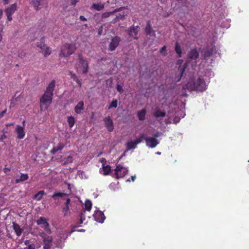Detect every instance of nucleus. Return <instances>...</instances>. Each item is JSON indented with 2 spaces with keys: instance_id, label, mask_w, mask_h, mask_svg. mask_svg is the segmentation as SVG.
I'll return each mask as SVG.
<instances>
[{
  "instance_id": "nucleus-1",
  "label": "nucleus",
  "mask_w": 249,
  "mask_h": 249,
  "mask_svg": "<svg viewBox=\"0 0 249 249\" xmlns=\"http://www.w3.org/2000/svg\"><path fill=\"white\" fill-rule=\"evenodd\" d=\"M55 87V81L53 80L48 84L45 91L44 94L42 96L40 100V107L41 109L42 106H45V109H48L51 104L53 100V91Z\"/></svg>"
},
{
  "instance_id": "nucleus-2",
  "label": "nucleus",
  "mask_w": 249,
  "mask_h": 249,
  "mask_svg": "<svg viewBox=\"0 0 249 249\" xmlns=\"http://www.w3.org/2000/svg\"><path fill=\"white\" fill-rule=\"evenodd\" d=\"M187 89L191 90H197L203 91L206 89L205 81L203 78L199 77L195 81H190L188 82L186 85Z\"/></svg>"
},
{
  "instance_id": "nucleus-3",
  "label": "nucleus",
  "mask_w": 249,
  "mask_h": 249,
  "mask_svg": "<svg viewBox=\"0 0 249 249\" xmlns=\"http://www.w3.org/2000/svg\"><path fill=\"white\" fill-rule=\"evenodd\" d=\"M75 50L76 47L74 44L66 43L62 46L59 55L63 57H68L73 53Z\"/></svg>"
},
{
  "instance_id": "nucleus-4",
  "label": "nucleus",
  "mask_w": 249,
  "mask_h": 249,
  "mask_svg": "<svg viewBox=\"0 0 249 249\" xmlns=\"http://www.w3.org/2000/svg\"><path fill=\"white\" fill-rule=\"evenodd\" d=\"M44 42L45 38L44 37H42L40 39L39 44L37 45V47L40 49V51L42 53L44 56L46 57L51 53L52 50L50 47L47 46Z\"/></svg>"
},
{
  "instance_id": "nucleus-5",
  "label": "nucleus",
  "mask_w": 249,
  "mask_h": 249,
  "mask_svg": "<svg viewBox=\"0 0 249 249\" xmlns=\"http://www.w3.org/2000/svg\"><path fill=\"white\" fill-rule=\"evenodd\" d=\"M79 65L80 68L82 70V73L84 74H87L89 71V64L87 60L84 59L81 54H79L78 55Z\"/></svg>"
},
{
  "instance_id": "nucleus-6",
  "label": "nucleus",
  "mask_w": 249,
  "mask_h": 249,
  "mask_svg": "<svg viewBox=\"0 0 249 249\" xmlns=\"http://www.w3.org/2000/svg\"><path fill=\"white\" fill-rule=\"evenodd\" d=\"M114 171L115 177L116 178H123L126 175L128 172V170L122 165L119 164L116 166L114 169Z\"/></svg>"
},
{
  "instance_id": "nucleus-7",
  "label": "nucleus",
  "mask_w": 249,
  "mask_h": 249,
  "mask_svg": "<svg viewBox=\"0 0 249 249\" xmlns=\"http://www.w3.org/2000/svg\"><path fill=\"white\" fill-rule=\"evenodd\" d=\"M17 10V4L16 3L10 5L5 9L4 12L8 21H11L12 20L13 18L12 16Z\"/></svg>"
},
{
  "instance_id": "nucleus-8",
  "label": "nucleus",
  "mask_w": 249,
  "mask_h": 249,
  "mask_svg": "<svg viewBox=\"0 0 249 249\" xmlns=\"http://www.w3.org/2000/svg\"><path fill=\"white\" fill-rule=\"evenodd\" d=\"M39 235L43 239L44 249H51L52 242V238L47 235L44 232L39 233Z\"/></svg>"
},
{
  "instance_id": "nucleus-9",
  "label": "nucleus",
  "mask_w": 249,
  "mask_h": 249,
  "mask_svg": "<svg viewBox=\"0 0 249 249\" xmlns=\"http://www.w3.org/2000/svg\"><path fill=\"white\" fill-rule=\"evenodd\" d=\"M36 224L38 225H41V227L43 228L47 233H51V231L50 228L49 224L46 218L40 217L37 220Z\"/></svg>"
},
{
  "instance_id": "nucleus-10",
  "label": "nucleus",
  "mask_w": 249,
  "mask_h": 249,
  "mask_svg": "<svg viewBox=\"0 0 249 249\" xmlns=\"http://www.w3.org/2000/svg\"><path fill=\"white\" fill-rule=\"evenodd\" d=\"M146 145L150 148H154L159 144V141L153 137H146L144 138Z\"/></svg>"
},
{
  "instance_id": "nucleus-11",
  "label": "nucleus",
  "mask_w": 249,
  "mask_h": 249,
  "mask_svg": "<svg viewBox=\"0 0 249 249\" xmlns=\"http://www.w3.org/2000/svg\"><path fill=\"white\" fill-rule=\"evenodd\" d=\"M121 40V38L118 36H115L112 37L109 45L108 50L110 51H114L119 46Z\"/></svg>"
},
{
  "instance_id": "nucleus-12",
  "label": "nucleus",
  "mask_w": 249,
  "mask_h": 249,
  "mask_svg": "<svg viewBox=\"0 0 249 249\" xmlns=\"http://www.w3.org/2000/svg\"><path fill=\"white\" fill-rule=\"evenodd\" d=\"M94 220L99 223H103L105 219V216L103 212L96 211L93 215Z\"/></svg>"
},
{
  "instance_id": "nucleus-13",
  "label": "nucleus",
  "mask_w": 249,
  "mask_h": 249,
  "mask_svg": "<svg viewBox=\"0 0 249 249\" xmlns=\"http://www.w3.org/2000/svg\"><path fill=\"white\" fill-rule=\"evenodd\" d=\"M139 26H133L128 30V34L130 36L133 37L134 39H138L137 35L138 32Z\"/></svg>"
},
{
  "instance_id": "nucleus-14",
  "label": "nucleus",
  "mask_w": 249,
  "mask_h": 249,
  "mask_svg": "<svg viewBox=\"0 0 249 249\" xmlns=\"http://www.w3.org/2000/svg\"><path fill=\"white\" fill-rule=\"evenodd\" d=\"M105 125L109 132H112L114 129L113 121L110 117H106L104 119Z\"/></svg>"
},
{
  "instance_id": "nucleus-15",
  "label": "nucleus",
  "mask_w": 249,
  "mask_h": 249,
  "mask_svg": "<svg viewBox=\"0 0 249 249\" xmlns=\"http://www.w3.org/2000/svg\"><path fill=\"white\" fill-rule=\"evenodd\" d=\"M188 56L191 60H196L198 57L199 53L196 48H194L188 52Z\"/></svg>"
},
{
  "instance_id": "nucleus-16",
  "label": "nucleus",
  "mask_w": 249,
  "mask_h": 249,
  "mask_svg": "<svg viewBox=\"0 0 249 249\" xmlns=\"http://www.w3.org/2000/svg\"><path fill=\"white\" fill-rule=\"evenodd\" d=\"M16 132L17 134V137L19 139H22L25 136V134L23 126H20L19 125H17L16 129Z\"/></svg>"
},
{
  "instance_id": "nucleus-17",
  "label": "nucleus",
  "mask_w": 249,
  "mask_h": 249,
  "mask_svg": "<svg viewBox=\"0 0 249 249\" xmlns=\"http://www.w3.org/2000/svg\"><path fill=\"white\" fill-rule=\"evenodd\" d=\"M145 32L147 35L153 36H156L155 32L152 29L149 21L147 23V25L145 28Z\"/></svg>"
},
{
  "instance_id": "nucleus-18",
  "label": "nucleus",
  "mask_w": 249,
  "mask_h": 249,
  "mask_svg": "<svg viewBox=\"0 0 249 249\" xmlns=\"http://www.w3.org/2000/svg\"><path fill=\"white\" fill-rule=\"evenodd\" d=\"M68 189L69 190V193L67 194L65 193H61V192H55L52 196V197L55 199V197L56 196L62 197L64 196H68L70 195L71 193V185L70 184H68Z\"/></svg>"
},
{
  "instance_id": "nucleus-19",
  "label": "nucleus",
  "mask_w": 249,
  "mask_h": 249,
  "mask_svg": "<svg viewBox=\"0 0 249 249\" xmlns=\"http://www.w3.org/2000/svg\"><path fill=\"white\" fill-rule=\"evenodd\" d=\"M12 224H13L12 226H13V229H14L16 235L18 236H19L21 234L22 232L23 231V229H21L20 228V226L17 223L13 222L12 223Z\"/></svg>"
},
{
  "instance_id": "nucleus-20",
  "label": "nucleus",
  "mask_w": 249,
  "mask_h": 249,
  "mask_svg": "<svg viewBox=\"0 0 249 249\" xmlns=\"http://www.w3.org/2000/svg\"><path fill=\"white\" fill-rule=\"evenodd\" d=\"M84 109V102L80 101L74 107L75 112L77 114H80L81 111Z\"/></svg>"
},
{
  "instance_id": "nucleus-21",
  "label": "nucleus",
  "mask_w": 249,
  "mask_h": 249,
  "mask_svg": "<svg viewBox=\"0 0 249 249\" xmlns=\"http://www.w3.org/2000/svg\"><path fill=\"white\" fill-rule=\"evenodd\" d=\"M64 144L63 143L59 142L56 147H54L51 150L50 153L51 154L54 155L56 152L60 151L64 147Z\"/></svg>"
},
{
  "instance_id": "nucleus-22",
  "label": "nucleus",
  "mask_w": 249,
  "mask_h": 249,
  "mask_svg": "<svg viewBox=\"0 0 249 249\" xmlns=\"http://www.w3.org/2000/svg\"><path fill=\"white\" fill-rule=\"evenodd\" d=\"M29 176L27 174H21L19 178L16 179L15 183H19L21 182L27 180Z\"/></svg>"
},
{
  "instance_id": "nucleus-23",
  "label": "nucleus",
  "mask_w": 249,
  "mask_h": 249,
  "mask_svg": "<svg viewBox=\"0 0 249 249\" xmlns=\"http://www.w3.org/2000/svg\"><path fill=\"white\" fill-rule=\"evenodd\" d=\"M146 110L145 109H142L138 112L137 116L140 121H143L145 119Z\"/></svg>"
},
{
  "instance_id": "nucleus-24",
  "label": "nucleus",
  "mask_w": 249,
  "mask_h": 249,
  "mask_svg": "<svg viewBox=\"0 0 249 249\" xmlns=\"http://www.w3.org/2000/svg\"><path fill=\"white\" fill-rule=\"evenodd\" d=\"M166 115V113L165 112L161 111L160 109L158 108L156 109L155 112L154 113V116L156 118H158L159 117H164Z\"/></svg>"
},
{
  "instance_id": "nucleus-25",
  "label": "nucleus",
  "mask_w": 249,
  "mask_h": 249,
  "mask_svg": "<svg viewBox=\"0 0 249 249\" xmlns=\"http://www.w3.org/2000/svg\"><path fill=\"white\" fill-rule=\"evenodd\" d=\"M45 195H46V193L44 191H40L37 194L34 195V198L36 199L37 201H39L42 199V196Z\"/></svg>"
},
{
  "instance_id": "nucleus-26",
  "label": "nucleus",
  "mask_w": 249,
  "mask_h": 249,
  "mask_svg": "<svg viewBox=\"0 0 249 249\" xmlns=\"http://www.w3.org/2000/svg\"><path fill=\"white\" fill-rule=\"evenodd\" d=\"M104 6H104V4H102V3H98V4L94 3L91 6V8L94 9L95 10L99 11H101L102 9H103L104 8Z\"/></svg>"
},
{
  "instance_id": "nucleus-27",
  "label": "nucleus",
  "mask_w": 249,
  "mask_h": 249,
  "mask_svg": "<svg viewBox=\"0 0 249 249\" xmlns=\"http://www.w3.org/2000/svg\"><path fill=\"white\" fill-rule=\"evenodd\" d=\"M126 145L127 147V150H130L132 149H134L136 147V144L134 141H130L126 143Z\"/></svg>"
},
{
  "instance_id": "nucleus-28",
  "label": "nucleus",
  "mask_w": 249,
  "mask_h": 249,
  "mask_svg": "<svg viewBox=\"0 0 249 249\" xmlns=\"http://www.w3.org/2000/svg\"><path fill=\"white\" fill-rule=\"evenodd\" d=\"M213 49H207L203 53V56L205 59L210 57L213 53Z\"/></svg>"
},
{
  "instance_id": "nucleus-29",
  "label": "nucleus",
  "mask_w": 249,
  "mask_h": 249,
  "mask_svg": "<svg viewBox=\"0 0 249 249\" xmlns=\"http://www.w3.org/2000/svg\"><path fill=\"white\" fill-rule=\"evenodd\" d=\"M111 167L109 165L105 166L104 164H103V171L104 172V175H108L111 172Z\"/></svg>"
},
{
  "instance_id": "nucleus-30",
  "label": "nucleus",
  "mask_w": 249,
  "mask_h": 249,
  "mask_svg": "<svg viewBox=\"0 0 249 249\" xmlns=\"http://www.w3.org/2000/svg\"><path fill=\"white\" fill-rule=\"evenodd\" d=\"M67 122L70 127L71 128L74 124L75 120L73 117L71 116L67 118Z\"/></svg>"
},
{
  "instance_id": "nucleus-31",
  "label": "nucleus",
  "mask_w": 249,
  "mask_h": 249,
  "mask_svg": "<svg viewBox=\"0 0 249 249\" xmlns=\"http://www.w3.org/2000/svg\"><path fill=\"white\" fill-rule=\"evenodd\" d=\"M186 68V64L184 65V66L182 67H179L178 68V71L179 72V77L178 79L177 80V81H179L182 76L183 73H184L185 70Z\"/></svg>"
},
{
  "instance_id": "nucleus-32",
  "label": "nucleus",
  "mask_w": 249,
  "mask_h": 249,
  "mask_svg": "<svg viewBox=\"0 0 249 249\" xmlns=\"http://www.w3.org/2000/svg\"><path fill=\"white\" fill-rule=\"evenodd\" d=\"M175 51L178 54L179 57L181 56L182 53V51L181 47L178 42H176L175 44Z\"/></svg>"
},
{
  "instance_id": "nucleus-33",
  "label": "nucleus",
  "mask_w": 249,
  "mask_h": 249,
  "mask_svg": "<svg viewBox=\"0 0 249 249\" xmlns=\"http://www.w3.org/2000/svg\"><path fill=\"white\" fill-rule=\"evenodd\" d=\"M91 207H92L91 202L89 200H86L85 202V209L88 211H89L91 209Z\"/></svg>"
},
{
  "instance_id": "nucleus-34",
  "label": "nucleus",
  "mask_w": 249,
  "mask_h": 249,
  "mask_svg": "<svg viewBox=\"0 0 249 249\" xmlns=\"http://www.w3.org/2000/svg\"><path fill=\"white\" fill-rule=\"evenodd\" d=\"M118 105V101L116 99H113L111 103L110 104L109 106L108 107V109H110L111 108H116L117 107Z\"/></svg>"
},
{
  "instance_id": "nucleus-35",
  "label": "nucleus",
  "mask_w": 249,
  "mask_h": 249,
  "mask_svg": "<svg viewBox=\"0 0 249 249\" xmlns=\"http://www.w3.org/2000/svg\"><path fill=\"white\" fill-rule=\"evenodd\" d=\"M32 4H33L35 8L38 10L39 9V6L40 5V0H32Z\"/></svg>"
},
{
  "instance_id": "nucleus-36",
  "label": "nucleus",
  "mask_w": 249,
  "mask_h": 249,
  "mask_svg": "<svg viewBox=\"0 0 249 249\" xmlns=\"http://www.w3.org/2000/svg\"><path fill=\"white\" fill-rule=\"evenodd\" d=\"M113 15L112 11L110 12H106L102 14V18H108L111 15Z\"/></svg>"
},
{
  "instance_id": "nucleus-37",
  "label": "nucleus",
  "mask_w": 249,
  "mask_h": 249,
  "mask_svg": "<svg viewBox=\"0 0 249 249\" xmlns=\"http://www.w3.org/2000/svg\"><path fill=\"white\" fill-rule=\"evenodd\" d=\"M145 137L144 136L143 134H142L138 139H137L134 142L136 144H138L140 143L143 139L144 140V138Z\"/></svg>"
},
{
  "instance_id": "nucleus-38",
  "label": "nucleus",
  "mask_w": 249,
  "mask_h": 249,
  "mask_svg": "<svg viewBox=\"0 0 249 249\" xmlns=\"http://www.w3.org/2000/svg\"><path fill=\"white\" fill-rule=\"evenodd\" d=\"M160 53L164 55L167 54L166 46H163L160 50Z\"/></svg>"
},
{
  "instance_id": "nucleus-39",
  "label": "nucleus",
  "mask_w": 249,
  "mask_h": 249,
  "mask_svg": "<svg viewBox=\"0 0 249 249\" xmlns=\"http://www.w3.org/2000/svg\"><path fill=\"white\" fill-rule=\"evenodd\" d=\"M69 210H70V207L69 206H65L62 208V213H63L64 216L67 215V214L68 213V212L69 211Z\"/></svg>"
},
{
  "instance_id": "nucleus-40",
  "label": "nucleus",
  "mask_w": 249,
  "mask_h": 249,
  "mask_svg": "<svg viewBox=\"0 0 249 249\" xmlns=\"http://www.w3.org/2000/svg\"><path fill=\"white\" fill-rule=\"evenodd\" d=\"M85 213V211H82L80 213V224H82L83 222V221L85 220V216H84V213Z\"/></svg>"
},
{
  "instance_id": "nucleus-41",
  "label": "nucleus",
  "mask_w": 249,
  "mask_h": 249,
  "mask_svg": "<svg viewBox=\"0 0 249 249\" xmlns=\"http://www.w3.org/2000/svg\"><path fill=\"white\" fill-rule=\"evenodd\" d=\"M127 9V7H121L119 8L115 9L113 11H112L113 14H114L115 13H117L119 11H121L123 9Z\"/></svg>"
},
{
  "instance_id": "nucleus-42",
  "label": "nucleus",
  "mask_w": 249,
  "mask_h": 249,
  "mask_svg": "<svg viewBox=\"0 0 249 249\" xmlns=\"http://www.w3.org/2000/svg\"><path fill=\"white\" fill-rule=\"evenodd\" d=\"M124 18V15L119 14L117 16L116 18L114 19V20L116 19H123Z\"/></svg>"
},
{
  "instance_id": "nucleus-43",
  "label": "nucleus",
  "mask_w": 249,
  "mask_h": 249,
  "mask_svg": "<svg viewBox=\"0 0 249 249\" xmlns=\"http://www.w3.org/2000/svg\"><path fill=\"white\" fill-rule=\"evenodd\" d=\"M117 90L120 93H122L124 91L121 85H118L116 87Z\"/></svg>"
},
{
  "instance_id": "nucleus-44",
  "label": "nucleus",
  "mask_w": 249,
  "mask_h": 249,
  "mask_svg": "<svg viewBox=\"0 0 249 249\" xmlns=\"http://www.w3.org/2000/svg\"><path fill=\"white\" fill-rule=\"evenodd\" d=\"M69 75L71 76V78L72 79L75 78L77 76V75L72 71H69Z\"/></svg>"
},
{
  "instance_id": "nucleus-45",
  "label": "nucleus",
  "mask_w": 249,
  "mask_h": 249,
  "mask_svg": "<svg viewBox=\"0 0 249 249\" xmlns=\"http://www.w3.org/2000/svg\"><path fill=\"white\" fill-rule=\"evenodd\" d=\"M26 249H36V246L34 244H29L28 247H27Z\"/></svg>"
},
{
  "instance_id": "nucleus-46",
  "label": "nucleus",
  "mask_w": 249,
  "mask_h": 249,
  "mask_svg": "<svg viewBox=\"0 0 249 249\" xmlns=\"http://www.w3.org/2000/svg\"><path fill=\"white\" fill-rule=\"evenodd\" d=\"M11 168L10 167H7V165H5L4 169H3V172L4 173L6 174L8 172L10 171Z\"/></svg>"
},
{
  "instance_id": "nucleus-47",
  "label": "nucleus",
  "mask_w": 249,
  "mask_h": 249,
  "mask_svg": "<svg viewBox=\"0 0 249 249\" xmlns=\"http://www.w3.org/2000/svg\"><path fill=\"white\" fill-rule=\"evenodd\" d=\"M71 199L70 198L66 199V201L65 203V206H70Z\"/></svg>"
},
{
  "instance_id": "nucleus-48",
  "label": "nucleus",
  "mask_w": 249,
  "mask_h": 249,
  "mask_svg": "<svg viewBox=\"0 0 249 249\" xmlns=\"http://www.w3.org/2000/svg\"><path fill=\"white\" fill-rule=\"evenodd\" d=\"M79 1L78 0H71V4L73 6H75L76 4Z\"/></svg>"
},
{
  "instance_id": "nucleus-49",
  "label": "nucleus",
  "mask_w": 249,
  "mask_h": 249,
  "mask_svg": "<svg viewBox=\"0 0 249 249\" xmlns=\"http://www.w3.org/2000/svg\"><path fill=\"white\" fill-rule=\"evenodd\" d=\"M6 111H7V109L6 108L0 113V119H1V118H2L3 117L4 114L6 112Z\"/></svg>"
},
{
  "instance_id": "nucleus-50",
  "label": "nucleus",
  "mask_w": 249,
  "mask_h": 249,
  "mask_svg": "<svg viewBox=\"0 0 249 249\" xmlns=\"http://www.w3.org/2000/svg\"><path fill=\"white\" fill-rule=\"evenodd\" d=\"M136 179V176H132L131 177V178H129L128 179H127V181L128 182H130L131 181H134V180H135Z\"/></svg>"
},
{
  "instance_id": "nucleus-51",
  "label": "nucleus",
  "mask_w": 249,
  "mask_h": 249,
  "mask_svg": "<svg viewBox=\"0 0 249 249\" xmlns=\"http://www.w3.org/2000/svg\"><path fill=\"white\" fill-rule=\"evenodd\" d=\"M6 136L5 134L2 135L0 137V142L3 141L6 138Z\"/></svg>"
},
{
  "instance_id": "nucleus-52",
  "label": "nucleus",
  "mask_w": 249,
  "mask_h": 249,
  "mask_svg": "<svg viewBox=\"0 0 249 249\" xmlns=\"http://www.w3.org/2000/svg\"><path fill=\"white\" fill-rule=\"evenodd\" d=\"M161 135V133L160 132H156V133L154 134V138H158Z\"/></svg>"
},
{
  "instance_id": "nucleus-53",
  "label": "nucleus",
  "mask_w": 249,
  "mask_h": 249,
  "mask_svg": "<svg viewBox=\"0 0 249 249\" xmlns=\"http://www.w3.org/2000/svg\"><path fill=\"white\" fill-rule=\"evenodd\" d=\"M67 161L69 162H72V157L71 156L68 157L67 159Z\"/></svg>"
},
{
  "instance_id": "nucleus-54",
  "label": "nucleus",
  "mask_w": 249,
  "mask_h": 249,
  "mask_svg": "<svg viewBox=\"0 0 249 249\" xmlns=\"http://www.w3.org/2000/svg\"><path fill=\"white\" fill-rule=\"evenodd\" d=\"M79 19L81 21H87V18H85L84 16H80L79 17Z\"/></svg>"
},
{
  "instance_id": "nucleus-55",
  "label": "nucleus",
  "mask_w": 249,
  "mask_h": 249,
  "mask_svg": "<svg viewBox=\"0 0 249 249\" xmlns=\"http://www.w3.org/2000/svg\"><path fill=\"white\" fill-rule=\"evenodd\" d=\"M30 243L31 242L29 240H26L24 242V244L27 246V247H28L29 244H31Z\"/></svg>"
},
{
  "instance_id": "nucleus-56",
  "label": "nucleus",
  "mask_w": 249,
  "mask_h": 249,
  "mask_svg": "<svg viewBox=\"0 0 249 249\" xmlns=\"http://www.w3.org/2000/svg\"><path fill=\"white\" fill-rule=\"evenodd\" d=\"M9 0H2L3 4L4 5L8 4L9 3Z\"/></svg>"
},
{
  "instance_id": "nucleus-57",
  "label": "nucleus",
  "mask_w": 249,
  "mask_h": 249,
  "mask_svg": "<svg viewBox=\"0 0 249 249\" xmlns=\"http://www.w3.org/2000/svg\"><path fill=\"white\" fill-rule=\"evenodd\" d=\"M2 30H0V42L1 41L2 38Z\"/></svg>"
},
{
  "instance_id": "nucleus-58",
  "label": "nucleus",
  "mask_w": 249,
  "mask_h": 249,
  "mask_svg": "<svg viewBox=\"0 0 249 249\" xmlns=\"http://www.w3.org/2000/svg\"><path fill=\"white\" fill-rule=\"evenodd\" d=\"M3 15V11L1 9H0V19L2 18Z\"/></svg>"
},
{
  "instance_id": "nucleus-59",
  "label": "nucleus",
  "mask_w": 249,
  "mask_h": 249,
  "mask_svg": "<svg viewBox=\"0 0 249 249\" xmlns=\"http://www.w3.org/2000/svg\"><path fill=\"white\" fill-rule=\"evenodd\" d=\"M77 84H78L79 88H81L82 87V83H81V81L78 82V83H77Z\"/></svg>"
},
{
  "instance_id": "nucleus-60",
  "label": "nucleus",
  "mask_w": 249,
  "mask_h": 249,
  "mask_svg": "<svg viewBox=\"0 0 249 249\" xmlns=\"http://www.w3.org/2000/svg\"><path fill=\"white\" fill-rule=\"evenodd\" d=\"M160 0L162 3H165L167 1V0Z\"/></svg>"
},
{
  "instance_id": "nucleus-61",
  "label": "nucleus",
  "mask_w": 249,
  "mask_h": 249,
  "mask_svg": "<svg viewBox=\"0 0 249 249\" xmlns=\"http://www.w3.org/2000/svg\"><path fill=\"white\" fill-rule=\"evenodd\" d=\"M77 79H78V78L77 77V76H76L75 78L73 79L72 80L74 81L77 80Z\"/></svg>"
},
{
  "instance_id": "nucleus-62",
  "label": "nucleus",
  "mask_w": 249,
  "mask_h": 249,
  "mask_svg": "<svg viewBox=\"0 0 249 249\" xmlns=\"http://www.w3.org/2000/svg\"><path fill=\"white\" fill-rule=\"evenodd\" d=\"M25 123V121H23L22 122V124H23V126H22L23 127V128L24 127Z\"/></svg>"
},
{
  "instance_id": "nucleus-63",
  "label": "nucleus",
  "mask_w": 249,
  "mask_h": 249,
  "mask_svg": "<svg viewBox=\"0 0 249 249\" xmlns=\"http://www.w3.org/2000/svg\"><path fill=\"white\" fill-rule=\"evenodd\" d=\"M25 56V53L24 52H23V53H22V55L21 57L22 56L24 57Z\"/></svg>"
},
{
  "instance_id": "nucleus-64",
  "label": "nucleus",
  "mask_w": 249,
  "mask_h": 249,
  "mask_svg": "<svg viewBox=\"0 0 249 249\" xmlns=\"http://www.w3.org/2000/svg\"><path fill=\"white\" fill-rule=\"evenodd\" d=\"M80 80L79 79H77V80L75 81V82L77 83H78V82L80 81Z\"/></svg>"
}]
</instances>
